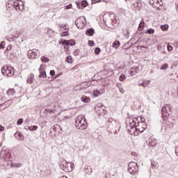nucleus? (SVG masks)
I'll use <instances>...</instances> for the list:
<instances>
[{"instance_id": "nucleus-6", "label": "nucleus", "mask_w": 178, "mask_h": 178, "mask_svg": "<svg viewBox=\"0 0 178 178\" xmlns=\"http://www.w3.org/2000/svg\"><path fill=\"white\" fill-rule=\"evenodd\" d=\"M28 58L29 59H37V58H40V51L36 49L29 50Z\"/></svg>"}, {"instance_id": "nucleus-13", "label": "nucleus", "mask_w": 178, "mask_h": 178, "mask_svg": "<svg viewBox=\"0 0 178 178\" xmlns=\"http://www.w3.org/2000/svg\"><path fill=\"white\" fill-rule=\"evenodd\" d=\"M76 5L78 9H84V8H87V6H88V2H87L86 0H83L81 3L76 2Z\"/></svg>"}, {"instance_id": "nucleus-36", "label": "nucleus", "mask_w": 178, "mask_h": 178, "mask_svg": "<svg viewBox=\"0 0 178 178\" xmlns=\"http://www.w3.org/2000/svg\"><path fill=\"white\" fill-rule=\"evenodd\" d=\"M99 52H101V49L99 48V47H97L95 49V53L96 55H99Z\"/></svg>"}, {"instance_id": "nucleus-4", "label": "nucleus", "mask_w": 178, "mask_h": 178, "mask_svg": "<svg viewBox=\"0 0 178 178\" xmlns=\"http://www.w3.org/2000/svg\"><path fill=\"white\" fill-rule=\"evenodd\" d=\"M1 73L3 76H6L7 77H12L13 74H15V69L12 67H8L6 65L1 68Z\"/></svg>"}, {"instance_id": "nucleus-25", "label": "nucleus", "mask_w": 178, "mask_h": 178, "mask_svg": "<svg viewBox=\"0 0 178 178\" xmlns=\"http://www.w3.org/2000/svg\"><path fill=\"white\" fill-rule=\"evenodd\" d=\"M61 44L63 45H73V44L70 43V41L66 40L61 41Z\"/></svg>"}, {"instance_id": "nucleus-16", "label": "nucleus", "mask_w": 178, "mask_h": 178, "mask_svg": "<svg viewBox=\"0 0 178 178\" xmlns=\"http://www.w3.org/2000/svg\"><path fill=\"white\" fill-rule=\"evenodd\" d=\"M81 101H82V102L88 103L91 101V99L86 95H83L81 97Z\"/></svg>"}, {"instance_id": "nucleus-35", "label": "nucleus", "mask_w": 178, "mask_h": 178, "mask_svg": "<svg viewBox=\"0 0 178 178\" xmlns=\"http://www.w3.org/2000/svg\"><path fill=\"white\" fill-rule=\"evenodd\" d=\"M140 86H143V87H147V86H148V84H149V81H146L145 83H139Z\"/></svg>"}, {"instance_id": "nucleus-30", "label": "nucleus", "mask_w": 178, "mask_h": 178, "mask_svg": "<svg viewBox=\"0 0 178 178\" xmlns=\"http://www.w3.org/2000/svg\"><path fill=\"white\" fill-rule=\"evenodd\" d=\"M168 67H169V65H168V63H165L163 65H161V70H166Z\"/></svg>"}, {"instance_id": "nucleus-38", "label": "nucleus", "mask_w": 178, "mask_h": 178, "mask_svg": "<svg viewBox=\"0 0 178 178\" xmlns=\"http://www.w3.org/2000/svg\"><path fill=\"white\" fill-rule=\"evenodd\" d=\"M167 49H168V52H172V51H173V47H172L170 44H168L167 46Z\"/></svg>"}, {"instance_id": "nucleus-29", "label": "nucleus", "mask_w": 178, "mask_h": 178, "mask_svg": "<svg viewBox=\"0 0 178 178\" xmlns=\"http://www.w3.org/2000/svg\"><path fill=\"white\" fill-rule=\"evenodd\" d=\"M38 129V126H31L29 127V130H30V131H35V130H37Z\"/></svg>"}, {"instance_id": "nucleus-18", "label": "nucleus", "mask_w": 178, "mask_h": 178, "mask_svg": "<svg viewBox=\"0 0 178 178\" xmlns=\"http://www.w3.org/2000/svg\"><path fill=\"white\" fill-rule=\"evenodd\" d=\"M15 136L20 141H23L24 140V136L20 132H17L15 134Z\"/></svg>"}, {"instance_id": "nucleus-24", "label": "nucleus", "mask_w": 178, "mask_h": 178, "mask_svg": "<svg viewBox=\"0 0 178 178\" xmlns=\"http://www.w3.org/2000/svg\"><path fill=\"white\" fill-rule=\"evenodd\" d=\"M66 62H67V63H73V58L72 57V56H68L66 58H65Z\"/></svg>"}, {"instance_id": "nucleus-17", "label": "nucleus", "mask_w": 178, "mask_h": 178, "mask_svg": "<svg viewBox=\"0 0 178 178\" xmlns=\"http://www.w3.org/2000/svg\"><path fill=\"white\" fill-rule=\"evenodd\" d=\"M33 81H34V74H31L28 76L27 83H29V84H31V83H33Z\"/></svg>"}, {"instance_id": "nucleus-28", "label": "nucleus", "mask_w": 178, "mask_h": 178, "mask_svg": "<svg viewBox=\"0 0 178 178\" xmlns=\"http://www.w3.org/2000/svg\"><path fill=\"white\" fill-rule=\"evenodd\" d=\"M44 113H55V111L52 108H47L44 110Z\"/></svg>"}, {"instance_id": "nucleus-27", "label": "nucleus", "mask_w": 178, "mask_h": 178, "mask_svg": "<svg viewBox=\"0 0 178 178\" xmlns=\"http://www.w3.org/2000/svg\"><path fill=\"white\" fill-rule=\"evenodd\" d=\"M161 29L163 31H168V29H169V26L168 24L162 25L161 26Z\"/></svg>"}, {"instance_id": "nucleus-41", "label": "nucleus", "mask_w": 178, "mask_h": 178, "mask_svg": "<svg viewBox=\"0 0 178 178\" xmlns=\"http://www.w3.org/2000/svg\"><path fill=\"white\" fill-rule=\"evenodd\" d=\"M50 75L51 76H55V70H51L50 71Z\"/></svg>"}, {"instance_id": "nucleus-12", "label": "nucleus", "mask_w": 178, "mask_h": 178, "mask_svg": "<svg viewBox=\"0 0 178 178\" xmlns=\"http://www.w3.org/2000/svg\"><path fill=\"white\" fill-rule=\"evenodd\" d=\"M14 6L16 10H23L24 9V3L22 1H17L14 2Z\"/></svg>"}, {"instance_id": "nucleus-34", "label": "nucleus", "mask_w": 178, "mask_h": 178, "mask_svg": "<svg viewBox=\"0 0 178 178\" xmlns=\"http://www.w3.org/2000/svg\"><path fill=\"white\" fill-rule=\"evenodd\" d=\"M20 166H22V164L20 163L11 164L12 168H20Z\"/></svg>"}, {"instance_id": "nucleus-39", "label": "nucleus", "mask_w": 178, "mask_h": 178, "mask_svg": "<svg viewBox=\"0 0 178 178\" xmlns=\"http://www.w3.org/2000/svg\"><path fill=\"white\" fill-rule=\"evenodd\" d=\"M23 123V118H20L17 120V124L19 126V124H22Z\"/></svg>"}, {"instance_id": "nucleus-9", "label": "nucleus", "mask_w": 178, "mask_h": 178, "mask_svg": "<svg viewBox=\"0 0 178 178\" xmlns=\"http://www.w3.org/2000/svg\"><path fill=\"white\" fill-rule=\"evenodd\" d=\"M147 129V123L145 122H139L136 124V130L139 133H143Z\"/></svg>"}, {"instance_id": "nucleus-44", "label": "nucleus", "mask_w": 178, "mask_h": 178, "mask_svg": "<svg viewBox=\"0 0 178 178\" xmlns=\"http://www.w3.org/2000/svg\"><path fill=\"white\" fill-rule=\"evenodd\" d=\"M175 154H176L177 156H178V146H177L175 148Z\"/></svg>"}, {"instance_id": "nucleus-21", "label": "nucleus", "mask_w": 178, "mask_h": 178, "mask_svg": "<svg viewBox=\"0 0 178 178\" xmlns=\"http://www.w3.org/2000/svg\"><path fill=\"white\" fill-rule=\"evenodd\" d=\"M94 33H95V31H94V29H89L86 31V35H94Z\"/></svg>"}, {"instance_id": "nucleus-19", "label": "nucleus", "mask_w": 178, "mask_h": 178, "mask_svg": "<svg viewBox=\"0 0 178 178\" xmlns=\"http://www.w3.org/2000/svg\"><path fill=\"white\" fill-rule=\"evenodd\" d=\"M113 48H114L115 49H118V48H119L120 47V42L115 40L112 45Z\"/></svg>"}, {"instance_id": "nucleus-7", "label": "nucleus", "mask_w": 178, "mask_h": 178, "mask_svg": "<svg viewBox=\"0 0 178 178\" xmlns=\"http://www.w3.org/2000/svg\"><path fill=\"white\" fill-rule=\"evenodd\" d=\"M128 172L131 175H134V173H137V172H138V166L137 165V163L136 162L129 163Z\"/></svg>"}, {"instance_id": "nucleus-3", "label": "nucleus", "mask_w": 178, "mask_h": 178, "mask_svg": "<svg viewBox=\"0 0 178 178\" xmlns=\"http://www.w3.org/2000/svg\"><path fill=\"white\" fill-rule=\"evenodd\" d=\"M137 118L135 119H129V120L127 122V129H128V131L131 134L136 135V127L137 126Z\"/></svg>"}, {"instance_id": "nucleus-37", "label": "nucleus", "mask_w": 178, "mask_h": 178, "mask_svg": "<svg viewBox=\"0 0 178 178\" xmlns=\"http://www.w3.org/2000/svg\"><path fill=\"white\" fill-rule=\"evenodd\" d=\"M88 44L90 45V47H94V45H95V42H94L92 40H89Z\"/></svg>"}, {"instance_id": "nucleus-2", "label": "nucleus", "mask_w": 178, "mask_h": 178, "mask_svg": "<svg viewBox=\"0 0 178 178\" xmlns=\"http://www.w3.org/2000/svg\"><path fill=\"white\" fill-rule=\"evenodd\" d=\"M60 166L63 170L67 173L73 172V170L74 169V163L67 162L66 160H63L61 161Z\"/></svg>"}, {"instance_id": "nucleus-42", "label": "nucleus", "mask_w": 178, "mask_h": 178, "mask_svg": "<svg viewBox=\"0 0 178 178\" xmlns=\"http://www.w3.org/2000/svg\"><path fill=\"white\" fill-rule=\"evenodd\" d=\"M119 90H120V92H121V94H124V89H122V88H120Z\"/></svg>"}, {"instance_id": "nucleus-23", "label": "nucleus", "mask_w": 178, "mask_h": 178, "mask_svg": "<svg viewBox=\"0 0 178 178\" xmlns=\"http://www.w3.org/2000/svg\"><path fill=\"white\" fill-rule=\"evenodd\" d=\"M137 73V67H132L130 70L131 76H134Z\"/></svg>"}, {"instance_id": "nucleus-26", "label": "nucleus", "mask_w": 178, "mask_h": 178, "mask_svg": "<svg viewBox=\"0 0 178 178\" xmlns=\"http://www.w3.org/2000/svg\"><path fill=\"white\" fill-rule=\"evenodd\" d=\"M7 95H8L9 97L12 96V95H15V90L13 89H9L7 91Z\"/></svg>"}, {"instance_id": "nucleus-10", "label": "nucleus", "mask_w": 178, "mask_h": 178, "mask_svg": "<svg viewBox=\"0 0 178 178\" xmlns=\"http://www.w3.org/2000/svg\"><path fill=\"white\" fill-rule=\"evenodd\" d=\"M149 3L157 10H159V6L163 5L162 0H149Z\"/></svg>"}, {"instance_id": "nucleus-45", "label": "nucleus", "mask_w": 178, "mask_h": 178, "mask_svg": "<svg viewBox=\"0 0 178 178\" xmlns=\"http://www.w3.org/2000/svg\"><path fill=\"white\" fill-rule=\"evenodd\" d=\"M131 155H133V156H137V153L133 152H131Z\"/></svg>"}, {"instance_id": "nucleus-20", "label": "nucleus", "mask_w": 178, "mask_h": 178, "mask_svg": "<svg viewBox=\"0 0 178 178\" xmlns=\"http://www.w3.org/2000/svg\"><path fill=\"white\" fill-rule=\"evenodd\" d=\"M144 26H145L144 20H143L140 22V23L138 25V31H143V30H144Z\"/></svg>"}, {"instance_id": "nucleus-8", "label": "nucleus", "mask_w": 178, "mask_h": 178, "mask_svg": "<svg viewBox=\"0 0 178 178\" xmlns=\"http://www.w3.org/2000/svg\"><path fill=\"white\" fill-rule=\"evenodd\" d=\"M172 110V106L170 104H165L163 108H162V115L164 119H168L169 118L170 114L168 111H171Z\"/></svg>"}, {"instance_id": "nucleus-22", "label": "nucleus", "mask_w": 178, "mask_h": 178, "mask_svg": "<svg viewBox=\"0 0 178 178\" xmlns=\"http://www.w3.org/2000/svg\"><path fill=\"white\" fill-rule=\"evenodd\" d=\"M40 60L43 62V63H48V62H49V58H48L45 56H42L40 58Z\"/></svg>"}, {"instance_id": "nucleus-32", "label": "nucleus", "mask_w": 178, "mask_h": 178, "mask_svg": "<svg viewBox=\"0 0 178 178\" xmlns=\"http://www.w3.org/2000/svg\"><path fill=\"white\" fill-rule=\"evenodd\" d=\"M6 44V43L5 42H1L0 43V49H5V45Z\"/></svg>"}, {"instance_id": "nucleus-15", "label": "nucleus", "mask_w": 178, "mask_h": 178, "mask_svg": "<svg viewBox=\"0 0 178 178\" xmlns=\"http://www.w3.org/2000/svg\"><path fill=\"white\" fill-rule=\"evenodd\" d=\"M105 92V90L104 89H100L99 90H93V97H97L102 95Z\"/></svg>"}, {"instance_id": "nucleus-31", "label": "nucleus", "mask_w": 178, "mask_h": 178, "mask_svg": "<svg viewBox=\"0 0 178 178\" xmlns=\"http://www.w3.org/2000/svg\"><path fill=\"white\" fill-rule=\"evenodd\" d=\"M145 33L146 34H154L155 33V30L152 29H149Z\"/></svg>"}, {"instance_id": "nucleus-14", "label": "nucleus", "mask_w": 178, "mask_h": 178, "mask_svg": "<svg viewBox=\"0 0 178 178\" xmlns=\"http://www.w3.org/2000/svg\"><path fill=\"white\" fill-rule=\"evenodd\" d=\"M39 72H40V76L39 77H42L43 79H45L47 77V72H45V66L44 65H40L39 68Z\"/></svg>"}, {"instance_id": "nucleus-11", "label": "nucleus", "mask_w": 178, "mask_h": 178, "mask_svg": "<svg viewBox=\"0 0 178 178\" xmlns=\"http://www.w3.org/2000/svg\"><path fill=\"white\" fill-rule=\"evenodd\" d=\"M60 31H63V33L60 34V37H66L69 34V27H67V25L63 24L60 27Z\"/></svg>"}, {"instance_id": "nucleus-5", "label": "nucleus", "mask_w": 178, "mask_h": 178, "mask_svg": "<svg viewBox=\"0 0 178 178\" xmlns=\"http://www.w3.org/2000/svg\"><path fill=\"white\" fill-rule=\"evenodd\" d=\"M86 17H80L75 21V24L78 29H83L86 27Z\"/></svg>"}, {"instance_id": "nucleus-33", "label": "nucleus", "mask_w": 178, "mask_h": 178, "mask_svg": "<svg viewBox=\"0 0 178 178\" xmlns=\"http://www.w3.org/2000/svg\"><path fill=\"white\" fill-rule=\"evenodd\" d=\"M124 79H126V75H124V74H122L120 76L119 80H120V81H123V80H124Z\"/></svg>"}, {"instance_id": "nucleus-1", "label": "nucleus", "mask_w": 178, "mask_h": 178, "mask_svg": "<svg viewBox=\"0 0 178 178\" xmlns=\"http://www.w3.org/2000/svg\"><path fill=\"white\" fill-rule=\"evenodd\" d=\"M75 127L79 130H84L87 127V122L84 118V116L79 115L75 120Z\"/></svg>"}, {"instance_id": "nucleus-43", "label": "nucleus", "mask_w": 178, "mask_h": 178, "mask_svg": "<svg viewBox=\"0 0 178 178\" xmlns=\"http://www.w3.org/2000/svg\"><path fill=\"white\" fill-rule=\"evenodd\" d=\"M3 130H5V127H3L2 125H0V131H3Z\"/></svg>"}, {"instance_id": "nucleus-40", "label": "nucleus", "mask_w": 178, "mask_h": 178, "mask_svg": "<svg viewBox=\"0 0 178 178\" xmlns=\"http://www.w3.org/2000/svg\"><path fill=\"white\" fill-rule=\"evenodd\" d=\"M73 8V6L72 4H68L65 6V9H72Z\"/></svg>"}]
</instances>
